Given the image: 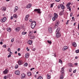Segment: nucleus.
Segmentation results:
<instances>
[{
  "label": "nucleus",
  "mask_w": 79,
  "mask_h": 79,
  "mask_svg": "<svg viewBox=\"0 0 79 79\" xmlns=\"http://www.w3.org/2000/svg\"><path fill=\"white\" fill-rule=\"evenodd\" d=\"M69 9L70 11H71V7L70 8H69Z\"/></svg>",
  "instance_id": "0e129e2a"
},
{
  "label": "nucleus",
  "mask_w": 79,
  "mask_h": 79,
  "mask_svg": "<svg viewBox=\"0 0 79 79\" xmlns=\"http://www.w3.org/2000/svg\"><path fill=\"white\" fill-rule=\"evenodd\" d=\"M11 56L10 55V54L8 56V58H10V57H11Z\"/></svg>",
  "instance_id": "864d4df0"
},
{
  "label": "nucleus",
  "mask_w": 79,
  "mask_h": 79,
  "mask_svg": "<svg viewBox=\"0 0 79 79\" xmlns=\"http://www.w3.org/2000/svg\"><path fill=\"white\" fill-rule=\"evenodd\" d=\"M31 4H28L27 6V8H30L31 7Z\"/></svg>",
  "instance_id": "2eb2a0df"
},
{
  "label": "nucleus",
  "mask_w": 79,
  "mask_h": 79,
  "mask_svg": "<svg viewBox=\"0 0 79 79\" xmlns=\"http://www.w3.org/2000/svg\"><path fill=\"white\" fill-rule=\"evenodd\" d=\"M55 19H56V18L55 17H52L53 21H55Z\"/></svg>",
  "instance_id": "f704fd0d"
},
{
  "label": "nucleus",
  "mask_w": 79,
  "mask_h": 79,
  "mask_svg": "<svg viewBox=\"0 0 79 79\" xmlns=\"http://www.w3.org/2000/svg\"><path fill=\"white\" fill-rule=\"evenodd\" d=\"M2 11H6V7H2Z\"/></svg>",
  "instance_id": "f3484780"
},
{
  "label": "nucleus",
  "mask_w": 79,
  "mask_h": 79,
  "mask_svg": "<svg viewBox=\"0 0 79 79\" xmlns=\"http://www.w3.org/2000/svg\"><path fill=\"white\" fill-rule=\"evenodd\" d=\"M27 17L25 18V20H26V21H27Z\"/></svg>",
  "instance_id": "4d7b16f0"
},
{
  "label": "nucleus",
  "mask_w": 79,
  "mask_h": 79,
  "mask_svg": "<svg viewBox=\"0 0 79 79\" xmlns=\"http://www.w3.org/2000/svg\"><path fill=\"white\" fill-rule=\"evenodd\" d=\"M70 5H71V3H68V4H67V8L68 9H69V8H70L71 7H70Z\"/></svg>",
  "instance_id": "ddd939ff"
},
{
  "label": "nucleus",
  "mask_w": 79,
  "mask_h": 79,
  "mask_svg": "<svg viewBox=\"0 0 79 79\" xmlns=\"http://www.w3.org/2000/svg\"><path fill=\"white\" fill-rule=\"evenodd\" d=\"M73 13H71L70 15V17H72V16H73Z\"/></svg>",
  "instance_id": "79ce46f5"
},
{
  "label": "nucleus",
  "mask_w": 79,
  "mask_h": 79,
  "mask_svg": "<svg viewBox=\"0 0 79 79\" xmlns=\"http://www.w3.org/2000/svg\"><path fill=\"white\" fill-rule=\"evenodd\" d=\"M53 6V4H52L51 5V8H52Z\"/></svg>",
  "instance_id": "49530a36"
},
{
  "label": "nucleus",
  "mask_w": 79,
  "mask_h": 79,
  "mask_svg": "<svg viewBox=\"0 0 79 79\" xmlns=\"http://www.w3.org/2000/svg\"><path fill=\"white\" fill-rule=\"evenodd\" d=\"M76 72V69H75L73 71V73H75Z\"/></svg>",
  "instance_id": "3c124183"
},
{
  "label": "nucleus",
  "mask_w": 79,
  "mask_h": 79,
  "mask_svg": "<svg viewBox=\"0 0 79 79\" xmlns=\"http://www.w3.org/2000/svg\"><path fill=\"white\" fill-rule=\"evenodd\" d=\"M15 10H14V12H15L16 11H17L18 10V7L16 6L15 7Z\"/></svg>",
  "instance_id": "4468645a"
},
{
  "label": "nucleus",
  "mask_w": 79,
  "mask_h": 79,
  "mask_svg": "<svg viewBox=\"0 0 79 79\" xmlns=\"http://www.w3.org/2000/svg\"><path fill=\"white\" fill-rule=\"evenodd\" d=\"M48 31L50 33H51L52 32V27H50L48 28Z\"/></svg>",
  "instance_id": "9b49d317"
},
{
  "label": "nucleus",
  "mask_w": 79,
  "mask_h": 79,
  "mask_svg": "<svg viewBox=\"0 0 79 79\" xmlns=\"http://www.w3.org/2000/svg\"><path fill=\"white\" fill-rule=\"evenodd\" d=\"M33 51H35V48H34L32 49Z\"/></svg>",
  "instance_id": "052dcab7"
},
{
  "label": "nucleus",
  "mask_w": 79,
  "mask_h": 79,
  "mask_svg": "<svg viewBox=\"0 0 79 79\" xmlns=\"http://www.w3.org/2000/svg\"><path fill=\"white\" fill-rule=\"evenodd\" d=\"M30 38L31 39H35V36H31L30 37Z\"/></svg>",
  "instance_id": "b1692460"
},
{
  "label": "nucleus",
  "mask_w": 79,
  "mask_h": 79,
  "mask_svg": "<svg viewBox=\"0 0 79 79\" xmlns=\"http://www.w3.org/2000/svg\"><path fill=\"white\" fill-rule=\"evenodd\" d=\"M60 0H55V1H56V2H60Z\"/></svg>",
  "instance_id": "69168bd1"
},
{
  "label": "nucleus",
  "mask_w": 79,
  "mask_h": 79,
  "mask_svg": "<svg viewBox=\"0 0 79 79\" xmlns=\"http://www.w3.org/2000/svg\"><path fill=\"white\" fill-rule=\"evenodd\" d=\"M15 69H17V68H18V65H16L15 66Z\"/></svg>",
  "instance_id": "58836bf2"
},
{
  "label": "nucleus",
  "mask_w": 79,
  "mask_h": 79,
  "mask_svg": "<svg viewBox=\"0 0 79 79\" xmlns=\"http://www.w3.org/2000/svg\"><path fill=\"white\" fill-rule=\"evenodd\" d=\"M56 36L57 38H59L61 37V34L59 32H58L56 34Z\"/></svg>",
  "instance_id": "39448f33"
},
{
  "label": "nucleus",
  "mask_w": 79,
  "mask_h": 79,
  "mask_svg": "<svg viewBox=\"0 0 79 79\" xmlns=\"http://www.w3.org/2000/svg\"><path fill=\"white\" fill-rule=\"evenodd\" d=\"M68 65L70 67H73V64L71 63H69L68 64Z\"/></svg>",
  "instance_id": "393cba45"
},
{
  "label": "nucleus",
  "mask_w": 79,
  "mask_h": 79,
  "mask_svg": "<svg viewBox=\"0 0 79 79\" xmlns=\"http://www.w3.org/2000/svg\"><path fill=\"white\" fill-rule=\"evenodd\" d=\"M32 32L30 31L29 34H28V36L29 37H31V36H32Z\"/></svg>",
  "instance_id": "a211bd4d"
},
{
  "label": "nucleus",
  "mask_w": 79,
  "mask_h": 79,
  "mask_svg": "<svg viewBox=\"0 0 79 79\" xmlns=\"http://www.w3.org/2000/svg\"><path fill=\"white\" fill-rule=\"evenodd\" d=\"M64 67H63L61 69V72L62 73H61V75L60 76V77L61 79H63V77H64Z\"/></svg>",
  "instance_id": "f257e3e1"
},
{
  "label": "nucleus",
  "mask_w": 79,
  "mask_h": 79,
  "mask_svg": "<svg viewBox=\"0 0 79 79\" xmlns=\"http://www.w3.org/2000/svg\"><path fill=\"white\" fill-rule=\"evenodd\" d=\"M75 52H76V53H79V49L76 50L75 51Z\"/></svg>",
  "instance_id": "e433bc0d"
},
{
  "label": "nucleus",
  "mask_w": 79,
  "mask_h": 79,
  "mask_svg": "<svg viewBox=\"0 0 79 79\" xmlns=\"http://www.w3.org/2000/svg\"><path fill=\"white\" fill-rule=\"evenodd\" d=\"M54 17L56 18H58V15L56 14V13H54Z\"/></svg>",
  "instance_id": "6ab92c4d"
},
{
  "label": "nucleus",
  "mask_w": 79,
  "mask_h": 79,
  "mask_svg": "<svg viewBox=\"0 0 79 79\" xmlns=\"http://www.w3.org/2000/svg\"><path fill=\"white\" fill-rule=\"evenodd\" d=\"M48 43L49 44H52V42H51V41L50 40H48Z\"/></svg>",
  "instance_id": "c9c22d12"
},
{
  "label": "nucleus",
  "mask_w": 79,
  "mask_h": 79,
  "mask_svg": "<svg viewBox=\"0 0 79 79\" xmlns=\"http://www.w3.org/2000/svg\"><path fill=\"white\" fill-rule=\"evenodd\" d=\"M22 61L21 60H19V61H18V63L19 64V65H21L22 64Z\"/></svg>",
  "instance_id": "f8f14e48"
},
{
  "label": "nucleus",
  "mask_w": 79,
  "mask_h": 79,
  "mask_svg": "<svg viewBox=\"0 0 79 79\" xmlns=\"http://www.w3.org/2000/svg\"><path fill=\"white\" fill-rule=\"evenodd\" d=\"M59 62L60 63H61V64H62V63H63V61H62V60H61L59 59Z\"/></svg>",
  "instance_id": "473e14b6"
},
{
  "label": "nucleus",
  "mask_w": 79,
  "mask_h": 79,
  "mask_svg": "<svg viewBox=\"0 0 79 79\" xmlns=\"http://www.w3.org/2000/svg\"><path fill=\"white\" fill-rule=\"evenodd\" d=\"M20 30V29H19V27H17L15 29V31L17 32H19V31Z\"/></svg>",
  "instance_id": "4be33fe9"
},
{
  "label": "nucleus",
  "mask_w": 79,
  "mask_h": 79,
  "mask_svg": "<svg viewBox=\"0 0 79 79\" xmlns=\"http://www.w3.org/2000/svg\"><path fill=\"white\" fill-rule=\"evenodd\" d=\"M58 25L55 24V28H54V29H55V28H56V27H57Z\"/></svg>",
  "instance_id": "4c0bfd02"
},
{
  "label": "nucleus",
  "mask_w": 79,
  "mask_h": 79,
  "mask_svg": "<svg viewBox=\"0 0 79 79\" xmlns=\"http://www.w3.org/2000/svg\"><path fill=\"white\" fill-rule=\"evenodd\" d=\"M26 75H25V74L24 73H22L21 75V79H24V77H25Z\"/></svg>",
  "instance_id": "1a4fd4ad"
},
{
  "label": "nucleus",
  "mask_w": 79,
  "mask_h": 79,
  "mask_svg": "<svg viewBox=\"0 0 79 79\" xmlns=\"http://www.w3.org/2000/svg\"><path fill=\"white\" fill-rule=\"evenodd\" d=\"M37 79H43V78L42 77L40 76Z\"/></svg>",
  "instance_id": "c756f323"
},
{
  "label": "nucleus",
  "mask_w": 79,
  "mask_h": 79,
  "mask_svg": "<svg viewBox=\"0 0 79 79\" xmlns=\"http://www.w3.org/2000/svg\"><path fill=\"white\" fill-rule=\"evenodd\" d=\"M30 22H32V20L31 19L30 20Z\"/></svg>",
  "instance_id": "338daca9"
},
{
  "label": "nucleus",
  "mask_w": 79,
  "mask_h": 79,
  "mask_svg": "<svg viewBox=\"0 0 79 79\" xmlns=\"http://www.w3.org/2000/svg\"><path fill=\"white\" fill-rule=\"evenodd\" d=\"M3 47H4V48H6V45L5 44H4L3 46Z\"/></svg>",
  "instance_id": "37998d69"
},
{
  "label": "nucleus",
  "mask_w": 79,
  "mask_h": 79,
  "mask_svg": "<svg viewBox=\"0 0 79 79\" xmlns=\"http://www.w3.org/2000/svg\"><path fill=\"white\" fill-rule=\"evenodd\" d=\"M8 69H6L4 71H3V73L4 74H7L8 73V70H7Z\"/></svg>",
  "instance_id": "0eeeda50"
},
{
  "label": "nucleus",
  "mask_w": 79,
  "mask_h": 79,
  "mask_svg": "<svg viewBox=\"0 0 79 79\" xmlns=\"http://www.w3.org/2000/svg\"><path fill=\"white\" fill-rule=\"evenodd\" d=\"M69 72L71 73V69H69Z\"/></svg>",
  "instance_id": "bf43d9fd"
},
{
  "label": "nucleus",
  "mask_w": 79,
  "mask_h": 79,
  "mask_svg": "<svg viewBox=\"0 0 79 79\" xmlns=\"http://www.w3.org/2000/svg\"><path fill=\"white\" fill-rule=\"evenodd\" d=\"M18 52H19V51H20V48H18Z\"/></svg>",
  "instance_id": "13d9d810"
},
{
  "label": "nucleus",
  "mask_w": 79,
  "mask_h": 79,
  "mask_svg": "<svg viewBox=\"0 0 79 79\" xmlns=\"http://www.w3.org/2000/svg\"><path fill=\"white\" fill-rule=\"evenodd\" d=\"M15 73L16 75H19L20 73L19 71V70L16 71L15 72Z\"/></svg>",
  "instance_id": "6e6552de"
},
{
  "label": "nucleus",
  "mask_w": 79,
  "mask_h": 79,
  "mask_svg": "<svg viewBox=\"0 0 79 79\" xmlns=\"http://www.w3.org/2000/svg\"><path fill=\"white\" fill-rule=\"evenodd\" d=\"M61 7V4H60L59 5H58L57 6V8L60 9Z\"/></svg>",
  "instance_id": "cd10ccee"
},
{
  "label": "nucleus",
  "mask_w": 79,
  "mask_h": 79,
  "mask_svg": "<svg viewBox=\"0 0 79 79\" xmlns=\"http://www.w3.org/2000/svg\"><path fill=\"white\" fill-rule=\"evenodd\" d=\"M29 15H27L25 17H26V18H28L29 17Z\"/></svg>",
  "instance_id": "a18cd8bd"
},
{
  "label": "nucleus",
  "mask_w": 79,
  "mask_h": 79,
  "mask_svg": "<svg viewBox=\"0 0 79 79\" xmlns=\"http://www.w3.org/2000/svg\"><path fill=\"white\" fill-rule=\"evenodd\" d=\"M11 42H14V39L12 38L11 40Z\"/></svg>",
  "instance_id": "c03bdc74"
},
{
  "label": "nucleus",
  "mask_w": 79,
  "mask_h": 79,
  "mask_svg": "<svg viewBox=\"0 0 79 79\" xmlns=\"http://www.w3.org/2000/svg\"><path fill=\"white\" fill-rule=\"evenodd\" d=\"M8 52H10L11 50H10V48H8Z\"/></svg>",
  "instance_id": "de8ad7c7"
},
{
  "label": "nucleus",
  "mask_w": 79,
  "mask_h": 79,
  "mask_svg": "<svg viewBox=\"0 0 79 79\" xmlns=\"http://www.w3.org/2000/svg\"><path fill=\"white\" fill-rule=\"evenodd\" d=\"M55 24L57 26H58V25H59V23L58 22H56Z\"/></svg>",
  "instance_id": "ea45409f"
},
{
  "label": "nucleus",
  "mask_w": 79,
  "mask_h": 79,
  "mask_svg": "<svg viewBox=\"0 0 79 79\" xmlns=\"http://www.w3.org/2000/svg\"><path fill=\"white\" fill-rule=\"evenodd\" d=\"M28 64H27V63H26L24 64V66H27Z\"/></svg>",
  "instance_id": "7c9ffc66"
},
{
  "label": "nucleus",
  "mask_w": 79,
  "mask_h": 79,
  "mask_svg": "<svg viewBox=\"0 0 79 79\" xmlns=\"http://www.w3.org/2000/svg\"><path fill=\"white\" fill-rule=\"evenodd\" d=\"M68 23H69V20H68L67 21V22H66V24H68Z\"/></svg>",
  "instance_id": "09e8293b"
},
{
  "label": "nucleus",
  "mask_w": 79,
  "mask_h": 79,
  "mask_svg": "<svg viewBox=\"0 0 79 79\" xmlns=\"http://www.w3.org/2000/svg\"><path fill=\"white\" fill-rule=\"evenodd\" d=\"M27 50L28 51H29V50H30V49H29L28 48V47L27 48Z\"/></svg>",
  "instance_id": "8fccbe9b"
},
{
  "label": "nucleus",
  "mask_w": 79,
  "mask_h": 79,
  "mask_svg": "<svg viewBox=\"0 0 79 79\" xmlns=\"http://www.w3.org/2000/svg\"><path fill=\"white\" fill-rule=\"evenodd\" d=\"M74 64V65H75V66H77V64H77V63H75Z\"/></svg>",
  "instance_id": "603ef678"
},
{
  "label": "nucleus",
  "mask_w": 79,
  "mask_h": 79,
  "mask_svg": "<svg viewBox=\"0 0 79 79\" xmlns=\"http://www.w3.org/2000/svg\"><path fill=\"white\" fill-rule=\"evenodd\" d=\"M68 47L67 46H64L62 48V50L63 51H65V50H68Z\"/></svg>",
  "instance_id": "423d86ee"
},
{
  "label": "nucleus",
  "mask_w": 79,
  "mask_h": 79,
  "mask_svg": "<svg viewBox=\"0 0 79 79\" xmlns=\"http://www.w3.org/2000/svg\"><path fill=\"white\" fill-rule=\"evenodd\" d=\"M29 53H26V55H25L26 58H29Z\"/></svg>",
  "instance_id": "dca6fc26"
},
{
  "label": "nucleus",
  "mask_w": 79,
  "mask_h": 79,
  "mask_svg": "<svg viewBox=\"0 0 79 79\" xmlns=\"http://www.w3.org/2000/svg\"><path fill=\"white\" fill-rule=\"evenodd\" d=\"M60 31V28H58L56 30V32H59V31Z\"/></svg>",
  "instance_id": "5701e85b"
},
{
  "label": "nucleus",
  "mask_w": 79,
  "mask_h": 79,
  "mask_svg": "<svg viewBox=\"0 0 79 79\" xmlns=\"http://www.w3.org/2000/svg\"><path fill=\"white\" fill-rule=\"evenodd\" d=\"M47 76H48V79H50V75H49V74H47Z\"/></svg>",
  "instance_id": "72a5a7b5"
},
{
  "label": "nucleus",
  "mask_w": 79,
  "mask_h": 79,
  "mask_svg": "<svg viewBox=\"0 0 79 79\" xmlns=\"http://www.w3.org/2000/svg\"><path fill=\"white\" fill-rule=\"evenodd\" d=\"M10 19H13V17L11 16Z\"/></svg>",
  "instance_id": "680f3d73"
},
{
  "label": "nucleus",
  "mask_w": 79,
  "mask_h": 79,
  "mask_svg": "<svg viewBox=\"0 0 79 79\" xmlns=\"http://www.w3.org/2000/svg\"><path fill=\"white\" fill-rule=\"evenodd\" d=\"M60 16H61V15H63V12L62 11L60 12Z\"/></svg>",
  "instance_id": "a19ab883"
},
{
  "label": "nucleus",
  "mask_w": 79,
  "mask_h": 79,
  "mask_svg": "<svg viewBox=\"0 0 79 79\" xmlns=\"http://www.w3.org/2000/svg\"><path fill=\"white\" fill-rule=\"evenodd\" d=\"M27 32H23L22 33V35H25V34H26Z\"/></svg>",
  "instance_id": "2f4dec72"
},
{
  "label": "nucleus",
  "mask_w": 79,
  "mask_h": 79,
  "mask_svg": "<svg viewBox=\"0 0 79 79\" xmlns=\"http://www.w3.org/2000/svg\"><path fill=\"white\" fill-rule=\"evenodd\" d=\"M10 55H12L13 54V52H10Z\"/></svg>",
  "instance_id": "5fc2aeb1"
},
{
  "label": "nucleus",
  "mask_w": 79,
  "mask_h": 79,
  "mask_svg": "<svg viewBox=\"0 0 79 79\" xmlns=\"http://www.w3.org/2000/svg\"><path fill=\"white\" fill-rule=\"evenodd\" d=\"M4 79H6V76H4Z\"/></svg>",
  "instance_id": "6e6d98bb"
},
{
  "label": "nucleus",
  "mask_w": 79,
  "mask_h": 79,
  "mask_svg": "<svg viewBox=\"0 0 79 79\" xmlns=\"http://www.w3.org/2000/svg\"><path fill=\"white\" fill-rule=\"evenodd\" d=\"M13 16L15 18V19H16V18H17L18 17V15L16 14H14L13 15Z\"/></svg>",
  "instance_id": "412c9836"
},
{
  "label": "nucleus",
  "mask_w": 79,
  "mask_h": 79,
  "mask_svg": "<svg viewBox=\"0 0 79 79\" xmlns=\"http://www.w3.org/2000/svg\"><path fill=\"white\" fill-rule=\"evenodd\" d=\"M78 29H79V23L78 24Z\"/></svg>",
  "instance_id": "774afa93"
},
{
  "label": "nucleus",
  "mask_w": 79,
  "mask_h": 79,
  "mask_svg": "<svg viewBox=\"0 0 79 79\" xmlns=\"http://www.w3.org/2000/svg\"><path fill=\"white\" fill-rule=\"evenodd\" d=\"M61 8L62 10H64V6L63 4H61Z\"/></svg>",
  "instance_id": "a878e982"
},
{
  "label": "nucleus",
  "mask_w": 79,
  "mask_h": 79,
  "mask_svg": "<svg viewBox=\"0 0 79 79\" xmlns=\"http://www.w3.org/2000/svg\"><path fill=\"white\" fill-rule=\"evenodd\" d=\"M32 43V41H31V40H28L27 41V44L29 45H31Z\"/></svg>",
  "instance_id": "9d476101"
},
{
  "label": "nucleus",
  "mask_w": 79,
  "mask_h": 79,
  "mask_svg": "<svg viewBox=\"0 0 79 79\" xmlns=\"http://www.w3.org/2000/svg\"><path fill=\"white\" fill-rule=\"evenodd\" d=\"M73 46V47H76V46H77V44H76V43H73L72 44Z\"/></svg>",
  "instance_id": "aec40b11"
},
{
  "label": "nucleus",
  "mask_w": 79,
  "mask_h": 79,
  "mask_svg": "<svg viewBox=\"0 0 79 79\" xmlns=\"http://www.w3.org/2000/svg\"><path fill=\"white\" fill-rule=\"evenodd\" d=\"M0 44H1V45H2L3 44V42H0Z\"/></svg>",
  "instance_id": "e2e57ef3"
},
{
  "label": "nucleus",
  "mask_w": 79,
  "mask_h": 79,
  "mask_svg": "<svg viewBox=\"0 0 79 79\" xmlns=\"http://www.w3.org/2000/svg\"><path fill=\"white\" fill-rule=\"evenodd\" d=\"M7 30L8 32H10L11 31V29L10 28H7Z\"/></svg>",
  "instance_id": "bb28decb"
},
{
  "label": "nucleus",
  "mask_w": 79,
  "mask_h": 79,
  "mask_svg": "<svg viewBox=\"0 0 79 79\" xmlns=\"http://www.w3.org/2000/svg\"><path fill=\"white\" fill-rule=\"evenodd\" d=\"M6 18L4 17L3 19H1V21L2 23H4L6 21Z\"/></svg>",
  "instance_id": "20e7f679"
},
{
  "label": "nucleus",
  "mask_w": 79,
  "mask_h": 79,
  "mask_svg": "<svg viewBox=\"0 0 79 79\" xmlns=\"http://www.w3.org/2000/svg\"><path fill=\"white\" fill-rule=\"evenodd\" d=\"M41 10L40 9H36L34 10V11L37 12L38 14H41L42 13V12H41Z\"/></svg>",
  "instance_id": "7ed1b4c3"
},
{
  "label": "nucleus",
  "mask_w": 79,
  "mask_h": 79,
  "mask_svg": "<svg viewBox=\"0 0 79 79\" xmlns=\"http://www.w3.org/2000/svg\"><path fill=\"white\" fill-rule=\"evenodd\" d=\"M31 72H28L27 73V75L28 76H31Z\"/></svg>",
  "instance_id": "c85d7f7f"
},
{
  "label": "nucleus",
  "mask_w": 79,
  "mask_h": 79,
  "mask_svg": "<svg viewBox=\"0 0 79 79\" xmlns=\"http://www.w3.org/2000/svg\"><path fill=\"white\" fill-rule=\"evenodd\" d=\"M36 26V22L35 21H33L31 24V29H34Z\"/></svg>",
  "instance_id": "f03ea898"
}]
</instances>
